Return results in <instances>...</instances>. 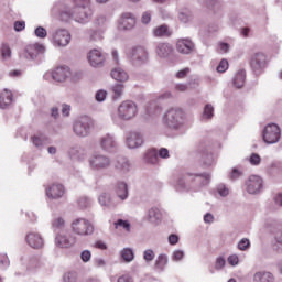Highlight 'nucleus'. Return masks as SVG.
<instances>
[{
    "mask_svg": "<svg viewBox=\"0 0 282 282\" xmlns=\"http://www.w3.org/2000/svg\"><path fill=\"white\" fill-rule=\"evenodd\" d=\"M115 228H123V230H127V232H129V230H131V224H129V220L118 219L115 223Z\"/></svg>",
    "mask_w": 282,
    "mask_h": 282,
    "instance_id": "nucleus-41",
    "label": "nucleus"
},
{
    "mask_svg": "<svg viewBox=\"0 0 282 282\" xmlns=\"http://www.w3.org/2000/svg\"><path fill=\"white\" fill-rule=\"evenodd\" d=\"M52 228H54V230H63V228H65V218L61 216L55 217L52 223Z\"/></svg>",
    "mask_w": 282,
    "mask_h": 282,
    "instance_id": "nucleus-37",
    "label": "nucleus"
},
{
    "mask_svg": "<svg viewBox=\"0 0 282 282\" xmlns=\"http://www.w3.org/2000/svg\"><path fill=\"white\" fill-rule=\"evenodd\" d=\"M154 36H166L169 34V26L160 25L153 31Z\"/></svg>",
    "mask_w": 282,
    "mask_h": 282,
    "instance_id": "nucleus-40",
    "label": "nucleus"
},
{
    "mask_svg": "<svg viewBox=\"0 0 282 282\" xmlns=\"http://www.w3.org/2000/svg\"><path fill=\"white\" fill-rule=\"evenodd\" d=\"M253 72L259 73L268 67V56L263 53H256L250 61Z\"/></svg>",
    "mask_w": 282,
    "mask_h": 282,
    "instance_id": "nucleus-17",
    "label": "nucleus"
},
{
    "mask_svg": "<svg viewBox=\"0 0 282 282\" xmlns=\"http://www.w3.org/2000/svg\"><path fill=\"white\" fill-rule=\"evenodd\" d=\"M78 206L79 208H89V206H91V199L87 197H80L78 199Z\"/></svg>",
    "mask_w": 282,
    "mask_h": 282,
    "instance_id": "nucleus-52",
    "label": "nucleus"
},
{
    "mask_svg": "<svg viewBox=\"0 0 282 282\" xmlns=\"http://www.w3.org/2000/svg\"><path fill=\"white\" fill-rule=\"evenodd\" d=\"M163 214L162 210L158 207L150 208L145 214V219L149 224L153 226H160L162 224Z\"/></svg>",
    "mask_w": 282,
    "mask_h": 282,
    "instance_id": "nucleus-21",
    "label": "nucleus"
},
{
    "mask_svg": "<svg viewBox=\"0 0 282 282\" xmlns=\"http://www.w3.org/2000/svg\"><path fill=\"white\" fill-rule=\"evenodd\" d=\"M142 144H144V137L140 132L132 131L126 138L128 149H140Z\"/></svg>",
    "mask_w": 282,
    "mask_h": 282,
    "instance_id": "nucleus-19",
    "label": "nucleus"
},
{
    "mask_svg": "<svg viewBox=\"0 0 282 282\" xmlns=\"http://www.w3.org/2000/svg\"><path fill=\"white\" fill-rule=\"evenodd\" d=\"M115 169H117V171H120L121 173H129V171H131V163L127 158L119 156L116 160Z\"/></svg>",
    "mask_w": 282,
    "mask_h": 282,
    "instance_id": "nucleus-26",
    "label": "nucleus"
},
{
    "mask_svg": "<svg viewBox=\"0 0 282 282\" xmlns=\"http://www.w3.org/2000/svg\"><path fill=\"white\" fill-rule=\"evenodd\" d=\"M14 30L15 32H23V30H25V22L24 21L14 22Z\"/></svg>",
    "mask_w": 282,
    "mask_h": 282,
    "instance_id": "nucleus-60",
    "label": "nucleus"
},
{
    "mask_svg": "<svg viewBox=\"0 0 282 282\" xmlns=\"http://www.w3.org/2000/svg\"><path fill=\"white\" fill-rule=\"evenodd\" d=\"M249 162L253 166H259V164H261V156L257 153H252L249 158Z\"/></svg>",
    "mask_w": 282,
    "mask_h": 282,
    "instance_id": "nucleus-54",
    "label": "nucleus"
},
{
    "mask_svg": "<svg viewBox=\"0 0 282 282\" xmlns=\"http://www.w3.org/2000/svg\"><path fill=\"white\" fill-rule=\"evenodd\" d=\"M224 265H226V260L224 258H217L215 264L216 270H221Z\"/></svg>",
    "mask_w": 282,
    "mask_h": 282,
    "instance_id": "nucleus-63",
    "label": "nucleus"
},
{
    "mask_svg": "<svg viewBox=\"0 0 282 282\" xmlns=\"http://www.w3.org/2000/svg\"><path fill=\"white\" fill-rule=\"evenodd\" d=\"M94 130V121L88 116L79 117L73 123V133L77 138H88Z\"/></svg>",
    "mask_w": 282,
    "mask_h": 282,
    "instance_id": "nucleus-5",
    "label": "nucleus"
},
{
    "mask_svg": "<svg viewBox=\"0 0 282 282\" xmlns=\"http://www.w3.org/2000/svg\"><path fill=\"white\" fill-rule=\"evenodd\" d=\"M219 50L223 54H228L230 52V44L223 42L219 44Z\"/></svg>",
    "mask_w": 282,
    "mask_h": 282,
    "instance_id": "nucleus-62",
    "label": "nucleus"
},
{
    "mask_svg": "<svg viewBox=\"0 0 282 282\" xmlns=\"http://www.w3.org/2000/svg\"><path fill=\"white\" fill-rule=\"evenodd\" d=\"M110 76L113 80H118L119 83H127V80H129V74H127L122 67H115L111 70Z\"/></svg>",
    "mask_w": 282,
    "mask_h": 282,
    "instance_id": "nucleus-28",
    "label": "nucleus"
},
{
    "mask_svg": "<svg viewBox=\"0 0 282 282\" xmlns=\"http://www.w3.org/2000/svg\"><path fill=\"white\" fill-rule=\"evenodd\" d=\"M246 191L249 195H259L263 191V178L259 175H250L246 183Z\"/></svg>",
    "mask_w": 282,
    "mask_h": 282,
    "instance_id": "nucleus-10",
    "label": "nucleus"
},
{
    "mask_svg": "<svg viewBox=\"0 0 282 282\" xmlns=\"http://www.w3.org/2000/svg\"><path fill=\"white\" fill-rule=\"evenodd\" d=\"M166 265H169V256L160 253L154 261V270L156 272H164Z\"/></svg>",
    "mask_w": 282,
    "mask_h": 282,
    "instance_id": "nucleus-27",
    "label": "nucleus"
},
{
    "mask_svg": "<svg viewBox=\"0 0 282 282\" xmlns=\"http://www.w3.org/2000/svg\"><path fill=\"white\" fill-rule=\"evenodd\" d=\"M130 61L134 67L149 63V51L144 46H135L130 52Z\"/></svg>",
    "mask_w": 282,
    "mask_h": 282,
    "instance_id": "nucleus-9",
    "label": "nucleus"
},
{
    "mask_svg": "<svg viewBox=\"0 0 282 282\" xmlns=\"http://www.w3.org/2000/svg\"><path fill=\"white\" fill-rule=\"evenodd\" d=\"M228 69V59H221L216 68L218 74H224Z\"/></svg>",
    "mask_w": 282,
    "mask_h": 282,
    "instance_id": "nucleus-47",
    "label": "nucleus"
},
{
    "mask_svg": "<svg viewBox=\"0 0 282 282\" xmlns=\"http://www.w3.org/2000/svg\"><path fill=\"white\" fill-rule=\"evenodd\" d=\"M241 175H243V172H241V170L234 167L229 174V178L235 181V180H239V177H241Z\"/></svg>",
    "mask_w": 282,
    "mask_h": 282,
    "instance_id": "nucleus-51",
    "label": "nucleus"
},
{
    "mask_svg": "<svg viewBox=\"0 0 282 282\" xmlns=\"http://www.w3.org/2000/svg\"><path fill=\"white\" fill-rule=\"evenodd\" d=\"M265 144H276L281 140V128L276 123H269L262 132Z\"/></svg>",
    "mask_w": 282,
    "mask_h": 282,
    "instance_id": "nucleus-7",
    "label": "nucleus"
},
{
    "mask_svg": "<svg viewBox=\"0 0 282 282\" xmlns=\"http://www.w3.org/2000/svg\"><path fill=\"white\" fill-rule=\"evenodd\" d=\"M158 158H161L162 160H169L171 158V155L169 154V149L161 148L158 151Z\"/></svg>",
    "mask_w": 282,
    "mask_h": 282,
    "instance_id": "nucleus-58",
    "label": "nucleus"
},
{
    "mask_svg": "<svg viewBox=\"0 0 282 282\" xmlns=\"http://www.w3.org/2000/svg\"><path fill=\"white\" fill-rule=\"evenodd\" d=\"M151 11L143 12L141 17V23H143V25H149V23H151Z\"/></svg>",
    "mask_w": 282,
    "mask_h": 282,
    "instance_id": "nucleus-55",
    "label": "nucleus"
},
{
    "mask_svg": "<svg viewBox=\"0 0 282 282\" xmlns=\"http://www.w3.org/2000/svg\"><path fill=\"white\" fill-rule=\"evenodd\" d=\"M120 257L123 259L126 263H131L133 259H135V254L133 253V249L124 248L120 251Z\"/></svg>",
    "mask_w": 282,
    "mask_h": 282,
    "instance_id": "nucleus-35",
    "label": "nucleus"
},
{
    "mask_svg": "<svg viewBox=\"0 0 282 282\" xmlns=\"http://www.w3.org/2000/svg\"><path fill=\"white\" fill-rule=\"evenodd\" d=\"M90 171H107L111 166V158L100 152H95L88 158Z\"/></svg>",
    "mask_w": 282,
    "mask_h": 282,
    "instance_id": "nucleus-6",
    "label": "nucleus"
},
{
    "mask_svg": "<svg viewBox=\"0 0 282 282\" xmlns=\"http://www.w3.org/2000/svg\"><path fill=\"white\" fill-rule=\"evenodd\" d=\"M193 50H195V44L191 39H180L176 42V51L178 54H192Z\"/></svg>",
    "mask_w": 282,
    "mask_h": 282,
    "instance_id": "nucleus-22",
    "label": "nucleus"
},
{
    "mask_svg": "<svg viewBox=\"0 0 282 282\" xmlns=\"http://www.w3.org/2000/svg\"><path fill=\"white\" fill-rule=\"evenodd\" d=\"M70 230L77 237H91L95 228L89 219L79 217L72 220Z\"/></svg>",
    "mask_w": 282,
    "mask_h": 282,
    "instance_id": "nucleus-4",
    "label": "nucleus"
},
{
    "mask_svg": "<svg viewBox=\"0 0 282 282\" xmlns=\"http://www.w3.org/2000/svg\"><path fill=\"white\" fill-rule=\"evenodd\" d=\"M77 275L75 272H67L63 276L64 282H76Z\"/></svg>",
    "mask_w": 282,
    "mask_h": 282,
    "instance_id": "nucleus-57",
    "label": "nucleus"
},
{
    "mask_svg": "<svg viewBox=\"0 0 282 282\" xmlns=\"http://www.w3.org/2000/svg\"><path fill=\"white\" fill-rule=\"evenodd\" d=\"M34 34L37 36V39H45L47 36V30H45L43 26H37L34 30Z\"/></svg>",
    "mask_w": 282,
    "mask_h": 282,
    "instance_id": "nucleus-45",
    "label": "nucleus"
},
{
    "mask_svg": "<svg viewBox=\"0 0 282 282\" xmlns=\"http://www.w3.org/2000/svg\"><path fill=\"white\" fill-rule=\"evenodd\" d=\"M31 142L34 147H36L40 151L41 149H45L47 144H50V140L44 135H34L31 138Z\"/></svg>",
    "mask_w": 282,
    "mask_h": 282,
    "instance_id": "nucleus-32",
    "label": "nucleus"
},
{
    "mask_svg": "<svg viewBox=\"0 0 282 282\" xmlns=\"http://www.w3.org/2000/svg\"><path fill=\"white\" fill-rule=\"evenodd\" d=\"M188 182H193V178H191V174L184 177L177 178L174 188L177 193H188L191 191V184Z\"/></svg>",
    "mask_w": 282,
    "mask_h": 282,
    "instance_id": "nucleus-23",
    "label": "nucleus"
},
{
    "mask_svg": "<svg viewBox=\"0 0 282 282\" xmlns=\"http://www.w3.org/2000/svg\"><path fill=\"white\" fill-rule=\"evenodd\" d=\"M217 193L220 197H228L230 195V188L226 184H219L217 186Z\"/></svg>",
    "mask_w": 282,
    "mask_h": 282,
    "instance_id": "nucleus-39",
    "label": "nucleus"
},
{
    "mask_svg": "<svg viewBox=\"0 0 282 282\" xmlns=\"http://www.w3.org/2000/svg\"><path fill=\"white\" fill-rule=\"evenodd\" d=\"M112 91H113L116 98H120V95L124 91V85H122V84H116V85L112 87Z\"/></svg>",
    "mask_w": 282,
    "mask_h": 282,
    "instance_id": "nucleus-53",
    "label": "nucleus"
},
{
    "mask_svg": "<svg viewBox=\"0 0 282 282\" xmlns=\"http://www.w3.org/2000/svg\"><path fill=\"white\" fill-rule=\"evenodd\" d=\"M250 249V239L248 238H242L238 242V250H241V252H246V250Z\"/></svg>",
    "mask_w": 282,
    "mask_h": 282,
    "instance_id": "nucleus-43",
    "label": "nucleus"
},
{
    "mask_svg": "<svg viewBox=\"0 0 282 282\" xmlns=\"http://www.w3.org/2000/svg\"><path fill=\"white\" fill-rule=\"evenodd\" d=\"M74 7L90 8L91 0H73Z\"/></svg>",
    "mask_w": 282,
    "mask_h": 282,
    "instance_id": "nucleus-49",
    "label": "nucleus"
},
{
    "mask_svg": "<svg viewBox=\"0 0 282 282\" xmlns=\"http://www.w3.org/2000/svg\"><path fill=\"white\" fill-rule=\"evenodd\" d=\"M184 120V111L180 108H171L163 115V122L169 129H182Z\"/></svg>",
    "mask_w": 282,
    "mask_h": 282,
    "instance_id": "nucleus-3",
    "label": "nucleus"
},
{
    "mask_svg": "<svg viewBox=\"0 0 282 282\" xmlns=\"http://www.w3.org/2000/svg\"><path fill=\"white\" fill-rule=\"evenodd\" d=\"M276 278H274V273L265 270L257 271L253 274V282H274Z\"/></svg>",
    "mask_w": 282,
    "mask_h": 282,
    "instance_id": "nucleus-25",
    "label": "nucleus"
},
{
    "mask_svg": "<svg viewBox=\"0 0 282 282\" xmlns=\"http://www.w3.org/2000/svg\"><path fill=\"white\" fill-rule=\"evenodd\" d=\"M52 39L54 45L57 47H67L69 41H72V35L69 34V31L65 29H57L52 33Z\"/></svg>",
    "mask_w": 282,
    "mask_h": 282,
    "instance_id": "nucleus-12",
    "label": "nucleus"
},
{
    "mask_svg": "<svg viewBox=\"0 0 282 282\" xmlns=\"http://www.w3.org/2000/svg\"><path fill=\"white\" fill-rule=\"evenodd\" d=\"M25 241L28 246L35 250H39V248L43 246V237L37 232H29L25 237Z\"/></svg>",
    "mask_w": 282,
    "mask_h": 282,
    "instance_id": "nucleus-24",
    "label": "nucleus"
},
{
    "mask_svg": "<svg viewBox=\"0 0 282 282\" xmlns=\"http://www.w3.org/2000/svg\"><path fill=\"white\" fill-rule=\"evenodd\" d=\"M39 54H45V46L43 44H30L25 47L23 56L26 61H36Z\"/></svg>",
    "mask_w": 282,
    "mask_h": 282,
    "instance_id": "nucleus-18",
    "label": "nucleus"
},
{
    "mask_svg": "<svg viewBox=\"0 0 282 282\" xmlns=\"http://www.w3.org/2000/svg\"><path fill=\"white\" fill-rule=\"evenodd\" d=\"M99 147L101 151L106 153H113L115 149H118V142L116 141V137L112 134H105L99 138Z\"/></svg>",
    "mask_w": 282,
    "mask_h": 282,
    "instance_id": "nucleus-15",
    "label": "nucleus"
},
{
    "mask_svg": "<svg viewBox=\"0 0 282 282\" xmlns=\"http://www.w3.org/2000/svg\"><path fill=\"white\" fill-rule=\"evenodd\" d=\"M198 177V182L202 183V186H206V184L210 183V174H196Z\"/></svg>",
    "mask_w": 282,
    "mask_h": 282,
    "instance_id": "nucleus-48",
    "label": "nucleus"
},
{
    "mask_svg": "<svg viewBox=\"0 0 282 282\" xmlns=\"http://www.w3.org/2000/svg\"><path fill=\"white\" fill-rule=\"evenodd\" d=\"M115 192L117 197L121 199V202H124L129 197V187L124 182L118 183Z\"/></svg>",
    "mask_w": 282,
    "mask_h": 282,
    "instance_id": "nucleus-30",
    "label": "nucleus"
},
{
    "mask_svg": "<svg viewBox=\"0 0 282 282\" xmlns=\"http://www.w3.org/2000/svg\"><path fill=\"white\" fill-rule=\"evenodd\" d=\"M48 199H63L65 196V186L61 183H53L45 189Z\"/></svg>",
    "mask_w": 282,
    "mask_h": 282,
    "instance_id": "nucleus-16",
    "label": "nucleus"
},
{
    "mask_svg": "<svg viewBox=\"0 0 282 282\" xmlns=\"http://www.w3.org/2000/svg\"><path fill=\"white\" fill-rule=\"evenodd\" d=\"M246 85V72L239 70L235 76H234V87L237 89H241Z\"/></svg>",
    "mask_w": 282,
    "mask_h": 282,
    "instance_id": "nucleus-34",
    "label": "nucleus"
},
{
    "mask_svg": "<svg viewBox=\"0 0 282 282\" xmlns=\"http://www.w3.org/2000/svg\"><path fill=\"white\" fill-rule=\"evenodd\" d=\"M80 259L84 263H89V261H91V251L89 250L82 251Z\"/></svg>",
    "mask_w": 282,
    "mask_h": 282,
    "instance_id": "nucleus-56",
    "label": "nucleus"
},
{
    "mask_svg": "<svg viewBox=\"0 0 282 282\" xmlns=\"http://www.w3.org/2000/svg\"><path fill=\"white\" fill-rule=\"evenodd\" d=\"M98 202L104 208H111V206H116L111 199V194L109 193H101L98 197Z\"/></svg>",
    "mask_w": 282,
    "mask_h": 282,
    "instance_id": "nucleus-33",
    "label": "nucleus"
},
{
    "mask_svg": "<svg viewBox=\"0 0 282 282\" xmlns=\"http://www.w3.org/2000/svg\"><path fill=\"white\" fill-rule=\"evenodd\" d=\"M139 111L140 109L138 108V104L135 101L124 100L118 106L113 121L131 122V120H135V118H138Z\"/></svg>",
    "mask_w": 282,
    "mask_h": 282,
    "instance_id": "nucleus-1",
    "label": "nucleus"
},
{
    "mask_svg": "<svg viewBox=\"0 0 282 282\" xmlns=\"http://www.w3.org/2000/svg\"><path fill=\"white\" fill-rule=\"evenodd\" d=\"M93 14L91 7H73L69 11L62 12L61 19L62 21L74 19L77 23H87Z\"/></svg>",
    "mask_w": 282,
    "mask_h": 282,
    "instance_id": "nucleus-2",
    "label": "nucleus"
},
{
    "mask_svg": "<svg viewBox=\"0 0 282 282\" xmlns=\"http://www.w3.org/2000/svg\"><path fill=\"white\" fill-rule=\"evenodd\" d=\"M184 250H174L172 252V261H182L184 259Z\"/></svg>",
    "mask_w": 282,
    "mask_h": 282,
    "instance_id": "nucleus-50",
    "label": "nucleus"
},
{
    "mask_svg": "<svg viewBox=\"0 0 282 282\" xmlns=\"http://www.w3.org/2000/svg\"><path fill=\"white\" fill-rule=\"evenodd\" d=\"M0 52L3 61H10V58H12V50H10L8 44H3L0 48Z\"/></svg>",
    "mask_w": 282,
    "mask_h": 282,
    "instance_id": "nucleus-38",
    "label": "nucleus"
},
{
    "mask_svg": "<svg viewBox=\"0 0 282 282\" xmlns=\"http://www.w3.org/2000/svg\"><path fill=\"white\" fill-rule=\"evenodd\" d=\"M189 73H191L189 68H184L182 70H178L176 73V78H186V76H188Z\"/></svg>",
    "mask_w": 282,
    "mask_h": 282,
    "instance_id": "nucleus-61",
    "label": "nucleus"
},
{
    "mask_svg": "<svg viewBox=\"0 0 282 282\" xmlns=\"http://www.w3.org/2000/svg\"><path fill=\"white\" fill-rule=\"evenodd\" d=\"M78 239L76 236L67 232V231H61L55 235V246L56 248H62L64 250H67L69 248H74L76 246V242Z\"/></svg>",
    "mask_w": 282,
    "mask_h": 282,
    "instance_id": "nucleus-8",
    "label": "nucleus"
},
{
    "mask_svg": "<svg viewBox=\"0 0 282 282\" xmlns=\"http://www.w3.org/2000/svg\"><path fill=\"white\" fill-rule=\"evenodd\" d=\"M214 116L215 107H213L210 104L205 105L202 116L203 120H213Z\"/></svg>",
    "mask_w": 282,
    "mask_h": 282,
    "instance_id": "nucleus-36",
    "label": "nucleus"
},
{
    "mask_svg": "<svg viewBox=\"0 0 282 282\" xmlns=\"http://www.w3.org/2000/svg\"><path fill=\"white\" fill-rule=\"evenodd\" d=\"M12 105V91L6 88L0 94V109H8Z\"/></svg>",
    "mask_w": 282,
    "mask_h": 282,
    "instance_id": "nucleus-29",
    "label": "nucleus"
},
{
    "mask_svg": "<svg viewBox=\"0 0 282 282\" xmlns=\"http://www.w3.org/2000/svg\"><path fill=\"white\" fill-rule=\"evenodd\" d=\"M117 282H133V278H131V275H128V274L121 275V276L117 280Z\"/></svg>",
    "mask_w": 282,
    "mask_h": 282,
    "instance_id": "nucleus-64",
    "label": "nucleus"
},
{
    "mask_svg": "<svg viewBox=\"0 0 282 282\" xmlns=\"http://www.w3.org/2000/svg\"><path fill=\"white\" fill-rule=\"evenodd\" d=\"M227 261H228L229 265H232V267L239 265V256L231 254L228 257Z\"/></svg>",
    "mask_w": 282,
    "mask_h": 282,
    "instance_id": "nucleus-59",
    "label": "nucleus"
},
{
    "mask_svg": "<svg viewBox=\"0 0 282 282\" xmlns=\"http://www.w3.org/2000/svg\"><path fill=\"white\" fill-rule=\"evenodd\" d=\"M178 19H180V21L182 23H188L191 21V19H192L191 12H188V11H181L178 13Z\"/></svg>",
    "mask_w": 282,
    "mask_h": 282,
    "instance_id": "nucleus-44",
    "label": "nucleus"
},
{
    "mask_svg": "<svg viewBox=\"0 0 282 282\" xmlns=\"http://www.w3.org/2000/svg\"><path fill=\"white\" fill-rule=\"evenodd\" d=\"M53 78L56 83H65L69 76H72V72L67 66H59L52 72H47L45 74V78Z\"/></svg>",
    "mask_w": 282,
    "mask_h": 282,
    "instance_id": "nucleus-13",
    "label": "nucleus"
},
{
    "mask_svg": "<svg viewBox=\"0 0 282 282\" xmlns=\"http://www.w3.org/2000/svg\"><path fill=\"white\" fill-rule=\"evenodd\" d=\"M143 259L145 263H151L155 259V251H153L152 249H147L143 252Z\"/></svg>",
    "mask_w": 282,
    "mask_h": 282,
    "instance_id": "nucleus-42",
    "label": "nucleus"
},
{
    "mask_svg": "<svg viewBox=\"0 0 282 282\" xmlns=\"http://www.w3.org/2000/svg\"><path fill=\"white\" fill-rule=\"evenodd\" d=\"M144 160L148 164H152L154 166L155 164H160V156H158V150H148L144 154Z\"/></svg>",
    "mask_w": 282,
    "mask_h": 282,
    "instance_id": "nucleus-31",
    "label": "nucleus"
},
{
    "mask_svg": "<svg viewBox=\"0 0 282 282\" xmlns=\"http://www.w3.org/2000/svg\"><path fill=\"white\" fill-rule=\"evenodd\" d=\"M87 61L90 67L100 68L105 67V62L107 61V56L102 51L98 48H93L87 54Z\"/></svg>",
    "mask_w": 282,
    "mask_h": 282,
    "instance_id": "nucleus-11",
    "label": "nucleus"
},
{
    "mask_svg": "<svg viewBox=\"0 0 282 282\" xmlns=\"http://www.w3.org/2000/svg\"><path fill=\"white\" fill-rule=\"evenodd\" d=\"M175 52V48L173 47V44L161 42L156 45L155 54L159 58H171L173 56V53Z\"/></svg>",
    "mask_w": 282,
    "mask_h": 282,
    "instance_id": "nucleus-20",
    "label": "nucleus"
},
{
    "mask_svg": "<svg viewBox=\"0 0 282 282\" xmlns=\"http://www.w3.org/2000/svg\"><path fill=\"white\" fill-rule=\"evenodd\" d=\"M135 28V15L130 12L122 13L118 20V30L121 32H129Z\"/></svg>",
    "mask_w": 282,
    "mask_h": 282,
    "instance_id": "nucleus-14",
    "label": "nucleus"
},
{
    "mask_svg": "<svg viewBox=\"0 0 282 282\" xmlns=\"http://www.w3.org/2000/svg\"><path fill=\"white\" fill-rule=\"evenodd\" d=\"M95 100H97V102H105V100H107V91L106 90H98L95 95Z\"/></svg>",
    "mask_w": 282,
    "mask_h": 282,
    "instance_id": "nucleus-46",
    "label": "nucleus"
}]
</instances>
